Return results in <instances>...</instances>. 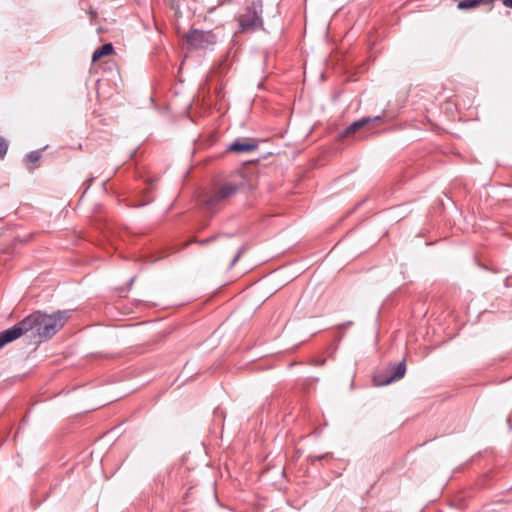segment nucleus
Segmentation results:
<instances>
[{"label": "nucleus", "mask_w": 512, "mask_h": 512, "mask_svg": "<svg viewBox=\"0 0 512 512\" xmlns=\"http://www.w3.org/2000/svg\"><path fill=\"white\" fill-rule=\"evenodd\" d=\"M210 241H211V240H209V239H205V240L201 241L200 243H201V244H206V243H208V242H210Z\"/></svg>", "instance_id": "obj_17"}, {"label": "nucleus", "mask_w": 512, "mask_h": 512, "mask_svg": "<svg viewBox=\"0 0 512 512\" xmlns=\"http://www.w3.org/2000/svg\"><path fill=\"white\" fill-rule=\"evenodd\" d=\"M476 6H478L476 0H461L457 5L458 9L460 10L471 9L475 8Z\"/></svg>", "instance_id": "obj_11"}, {"label": "nucleus", "mask_w": 512, "mask_h": 512, "mask_svg": "<svg viewBox=\"0 0 512 512\" xmlns=\"http://www.w3.org/2000/svg\"><path fill=\"white\" fill-rule=\"evenodd\" d=\"M383 117H384V114L377 115L374 117H364L360 120H357V121L351 123L346 128L345 134H347V135L353 134L361 128L374 126L375 124L380 123L383 120Z\"/></svg>", "instance_id": "obj_6"}, {"label": "nucleus", "mask_w": 512, "mask_h": 512, "mask_svg": "<svg viewBox=\"0 0 512 512\" xmlns=\"http://www.w3.org/2000/svg\"><path fill=\"white\" fill-rule=\"evenodd\" d=\"M230 67V63H228V56H224L223 59L220 60L218 66L214 69L213 73L222 74L226 72Z\"/></svg>", "instance_id": "obj_10"}, {"label": "nucleus", "mask_w": 512, "mask_h": 512, "mask_svg": "<svg viewBox=\"0 0 512 512\" xmlns=\"http://www.w3.org/2000/svg\"><path fill=\"white\" fill-rule=\"evenodd\" d=\"M68 318L67 311H57L53 314L42 312L30 314L12 328L0 333V349L27 333L37 336L40 340L48 339L64 326Z\"/></svg>", "instance_id": "obj_1"}, {"label": "nucleus", "mask_w": 512, "mask_h": 512, "mask_svg": "<svg viewBox=\"0 0 512 512\" xmlns=\"http://www.w3.org/2000/svg\"><path fill=\"white\" fill-rule=\"evenodd\" d=\"M245 187L252 188L253 184L247 183L242 173L232 174L226 179L215 182L211 189L203 195L202 202L208 210H216Z\"/></svg>", "instance_id": "obj_2"}, {"label": "nucleus", "mask_w": 512, "mask_h": 512, "mask_svg": "<svg viewBox=\"0 0 512 512\" xmlns=\"http://www.w3.org/2000/svg\"><path fill=\"white\" fill-rule=\"evenodd\" d=\"M232 255H231V259H230V263L228 265L229 268L233 267L234 264L237 262L238 258H239V253L234 251V249L231 250Z\"/></svg>", "instance_id": "obj_13"}, {"label": "nucleus", "mask_w": 512, "mask_h": 512, "mask_svg": "<svg viewBox=\"0 0 512 512\" xmlns=\"http://www.w3.org/2000/svg\"><path fill=\"white\" fill-rule=\"evenodd\" d=\"M216 36L211 31L192 30L185 36L190 49H205L216 43Z\"/></svg>", "instance_id": "obj_3"}, {"label": "nucleus", "mask_w": 512, "mask_h": 512, "mask_svg": "<svg viewBox=\"0 0 512 512\" xmlns=\"http://www.w3.org/2000/svg\"><path fill=\"white\" fill-rule=\"evenodd\" d=\"M257 148V144L252 139H236L229 147L228 151L241 154L254 151Z\"/></svg>", "instance_id": "obj_7"}, {"label": "nucleus", "mask_w": 512, "mask_h": 512, "mask_svg": "<svg viewBox=\"0 0 512 512\" xmlns=\"http://www.w3.org/2000/svg\"><path fill=\"white\" fill-rule=\"evenodd\" d=\"M114 52L113 45L111 43H106L99 47L92 55V61L97 62L104 56L111 55Z\"/></svg>", "instance_id": "obj_8"}, {"label": "nucleus", "mask_w": 512, "mask_h": 512, "mask_svg": "<svg viewBox=\"0 0 512 512\" xmlns=\"http://www.w3.org/2000/svg\"><path fill=\"white\" fill-rule=\"evenodd\" d=\"M494 0H476L477 4L485 3V4H491Z\"/></svg>", "instance_id": "obj_15"}, {"label": "nucleus", "mask_w": 512, "mask_h": 512, "mask_svg": "<svg viewBox=\"0 0 512 512\" xmlns=\"http://www.w3.org/2000/svg\"><path fill=\"white\" fill-rule=\"evenodd\" d=\"M261 25V19L256 11L248 10L239 18V27L241 32L255 31Z\"/></svg>", "instance_id": "obj_5"}, {"label": "nucleus", "mask_w": 512, "mask_h": 512, "mask_svg": "<svg viewBox=\"0 0 512 512\" xmlns=\"http://www.w3.org/2000/svg\"><path fill=\"white\" fill-rule=\"evenodd\" d=\"M406 373L405 359L397 364H393L385 373H378L373 377L376 386L389 385L394 381H398L404 377Z\"/></svg>", "instance_id": "obj_4"}, {"label": "nucleus", "mask_w": 512, "mask_h": 512, "mask_svg": "<svg viewBox=\"0 0 512 512\" xmlns=\"http://www.w3.org/2000/svg\"><path fill=\"white\" fill-rule=\"evenodd\" d=\"M40 158L41 155L38 151H33L26 156L27 166L30 171L34 170V166L32 165L37 163L40 160Z\"/></svg>", "instance_id": "obj_9"}, {"label": "nucleus", "mask_w": 512, "mask_h": 512, "mask_svg": "<svg viewBox=\"0 0 512 512\" xmlns=\"http://www.w3.org/2000/svg\"><path fill=\"white\" fill-rule=\"evenodd\" d=\"M8 144L3 137H0V158H4L7 153Z\"/></svg>", "instance_id": "obj_12"}, {"label": "nucleus", "mask_w": 512, "mask_h": 512, "mask_svg": "<svg viewBox=\"0 0 512 512\" xmlns=\"http://www.w3.org/2000/svg\"><path fill=\"white\" fill-rule=\"evenodd\" d=\"M503 4L506 7L512 8V0H503Z\"/></svg>", "instance_id": "obj_16"}, {"label": "nucleus", "mask_w": 512, "mask_h": 512, "mask_svg": "<svg viewBox=\"0 0 512 512\" xmlns=\"http://www.w3.org/2000/svg\"><path fill=\"white\" fill-rule=\"evenodd\" d=\"M225 242L226 241H216L215 244H216V249H222V248H227L226 245H225Z\"/></svg>", "instance_id": "obj_14"}]
</instances>
